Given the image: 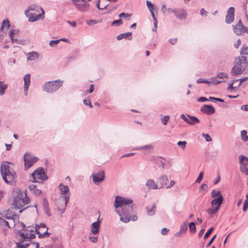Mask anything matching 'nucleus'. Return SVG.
Here are the masks:
<instances>
[{"instance_id": "obj_1", "label": "nucleus", "mask_w": 248, "mask_h": 248, "mask_svg": "<svg viewBox=\"0 0 248 248\" xmlns=\"http://www.w3.org/2000/svg\"><path fill=\"white\" fill-rule=\"evenodd\" d=\"M132 200L124 198L120 196H116L115 198L114 206L115 208L121 207V211L116 210V213L120 216V220L124 223L130 221L129 215L134 211V205L131 204Z\"/></svg>"}, {"instance_id": "obj_2", "label": "nucleus", "mask_w": 248, "mask_h": 248, "mask_svg": "<svg viewBox=\"0 0 248 248\" xmlns=\"http://www.w3.org/2000/svg\"><path fill=\"white\" fill-rule=\"evenodd\" d=\"M248 65L247 58L245 56L238 57L235 59V65L232 69L231 73L236 76L242 73Z\"/></svg>"}, {"instance_id": "obj_3", "label": "nucleus", "mask_w": 248, "mask_h": 248, "mask_svg": "<svg viewBox=\"0 0 248 248\" xmlns=\"http://www.w3.org/2000/svg\"><path fill=\"white\" fill-rule=\"evenodd\" d=\"M0 172L4 181L7 184H12L16 177V172L10 169L9 166L7 165H1Z\"/></svg>"}, {"instance_id": "obj_4", "label": "nucleus", "mask_w": 248, "mask_h": 248, "mask_svg": "<svg viewBox=\"0 0 248 248\" xmlns=\"http://www.w3.org/2000/svg\"><path fill=\"white\" fill-rule=\"evenodd\" d=\"M70 198V194L61 195L59 197L55 202V205L61 214L64 213L67 204L68 203Z\"/></svg>"}, {"instance_id": "obj_5", "label": "nucleus", "mask_w": 248, "mask_h": 248, "mask_svg": "<svg viewBox=\"0 0 248 248\" xmlns=\"http://www.w3.org/2000/svg\"><path fill=\"white\" fill-rule=\"evenodd\" d=\"M62 85V81L60 79L55 81L46 82L43 86L44 90L49 93L56 92Z\"/></svg>"}, {"instance_id": "obj_6", "label": "nucleus", "mask_w": 248, "mask_h": 248, "mask_svg": "<svg viewBox=\"0 0 248 248\" xmlns=\"http://www.w3.org/2000/svg\"><path fill=\"white\" fill-rule=\"evenodd\" d=\"M33 182H39V180L43 181L47 179V177L42 168H38L31 174Z\"/></svg>"}, {"instance_id": "obj_7", "label": "nucleus", "mask_w": 248, "mask_h": 248, "mask_svg": "<svg viewBox=\"0 0 248 248\" xmlns=\"http://www.w3.org/2000/svg\"><path fill=\"white\" fill-rule=\"evenodd\" d=\"M38 160V159L37 157L32 156L30 153H25L24 156L25 170H27L31 167Z\"/></svg>"}, {"instance_id": "obj_8", "label": "nucleus", "mask_w": 248, "mask_h": 248, "mask_svg": "<svg viewBox=\"0 0 248 248\" xmlns=\"http://www.w3.org/2000/svg\"><path fill=\"white\" fill-rule=\"evenodd\" d=\"M48 228L44 223H40L35 226V232L38 234V237L41 238L48 236L49 233L47 232Z\"/></svg>"}, {"instance_id": "obj_9", "label": "nucleus", "mask_w": 248, "mask_h": 248, "mask_svg": "<svg viewBox=\"0 0 248 248\" xmlns=\"http://www.w3.org/2000/svg\"><path fill=\"white\" fill-rule=\"evenodd\" d=\"M239 159L241 171L245 175H248V158L241 155L239 156Z\"/></svg>"}, {"instance_id": "obj_10", "label": "nucleus", "mask_w": 248, "mask_h": 248, "mask_svg": "<svg viewBox=\"0 0 248 248\" xmlns=\"http://www.w3.org/2000/svg\"><path fill=\"white\" fill-rule=\"evenodd\" d=\"M233 31L236 34L239 35L246 32V27L244 26L241 20H239L238 23L233 26Z\"/></svg>"}, {"instance_id": "obj_11", "label": "nucleus", "mask_w": 248, "mask_h": 248, "mask_svg": "<svg viewBox=\"0 0 248 248\" xmlns=\"http://www.w3.org/2000/svg\"><path fill=\"white\" fill-rule=\"evenodd\" d=\"M180 117L186 123L191 125H194L195 124L200 122V120L195 116L189 115L186 116L184 114H181Z\"/></svg>"}, {"instance_id": "obj_12", "label": "nucleus", "mask_w": 248, "mask_h": 248, "mask_svg": "<svg viewBox=\"0 0 248 248\" xmlns=\"http://www.w3.org/2000/svg\"><path fill=\"white\" fill-rule=\"evenodd\" d=\"M92 176L94 183L98 184L104 180L105 172L104 171H99L96 173L93 174Z\"/></svg>"}, {"instance_id": "obj_13", "label": "nucleus", "mask_w": 248, "mask_h": 248, "mask_svg": "<svg viewBox=\"0 0 248 248\" xmlns=\"http://www.w3.org/2000/svg\"><path fill=\"white\" fill-rule=\"evenodd\" d=\"M73 1L77 8L81 12L87 11L90 6V4L86 2V1H82L81 2H79L78 1H75L74 0H73Z\"/></svg>"}, {"instance_id": "obj_14", "label": "nucleus", "mask_w": 248, "mask_h": 248, "mask_svg": "<svg viewBox=\"0 0 248 248\" xmlns=\"http://www.w3.org/2000/svg\"><path fill=\"white\" fill-rule=\"evenodd\" d=\"M235 9L233 7L229 8L226 16L225 21L228 24L232 23L234 20Z\"/></svg>"}, {"instance_id": "obj_15", "label": "nucleus", "mask_w": 248, "mask_h": 248, "mask_svg": "<svg viewBox=\"0 0 248 248\" xmlns=\"http://www.w3.org/2000/svg\"><path fill=\"white\" fill-rule=\"evenodd\" d=\"M201 111L208 115H212L215 112V108L211 105H205L201 108Z\"/></svg>"}, {"instance_id": "obj_16", "label": "nucleus", "mask_w": 248, "mask_h": 248, "mask_svg": "<svg viewBox=\"0 0 248 248\" xmlns=\"http://www.w3.org/2000/svg\"><path fill=\"white\" fill-rule=\"evenodd\" d=\"M223 201V197L222 195H219V197L215 198L211 202L212 207H217L219 210L221 204L222 203Z\"/></svg>"}, {"instance_id": "obj_17", "label": "nucleus", "mask_w": 248, "mask_h": 248, "mask_svg": "<svg viewBox=\"0 0 248 248\" xmlns=\"http://www.w3.org/2000/svg\"><path fill=\"white\" fill-rule=\"evenodd\" d=\"M168 181L169 180L166 175H163L158 178L157 181L158 189H160L166 186Z\"/></svg>"}, {"instance_id": "obj_18", "label": "nucleus", "mask_w": 248, "mask_h": 248, "mask_svg": "<svg viewBox=\"0 0 248 248\" xmlns=\"http://www.w3.org/2000/svg\"><path fill=\"white\" fill-rule=\"evenodd\" d=\"M24 91L26 95L27 94V91L29 87L30 82H31V75L27 74L24 77Z\"/></svg>"}, {"instance_id": "obj_19", "label": "nucleus", "mask_w": 248, "mask_h": 248, "mask_svg": "<svg viewBox=\"0 0 248 248\" xmlns=\"http://www.w3.org/2000/svg\"><path fill=\"white\" fill-rule=\"evenodd\" d=\"M186 12L183 9L176 10V13H175V16L180 19H184L186 17Z\"/></svg>"}, {"instance_id": "obj_20", "label": "nucleus", "mask_w": 248, "mask_h": 248, "mask_svg": "<svg viewBox=\"0 0 248 248\" xmlns=\"http://www.w3.org/2000/svg\"><path fill=\"white\" fill-rule=\"evenodd\" d=\"M145 185L149 189H158V185L157 183H155V181L153 179H148L146 182Z\"/></svg>"}, {"instance_id": "obj_21", "label": "nucleus", "mask_w": 248, "mask_h": 248, "mask_svg": "<svg viewBox=\"0 0 248 248\" xmlns=\"http://www.w3.org/2000/svg\"><path fill=\"white\" fill-rule=\"evenodd\" d=\"M100 223L99 221L93 222L91 224V231L93 234H96L98 233Z\"/></svg>"}, {"instance_id": "obj_22", "label": "nucleus", "mask_w": 248, "mask_h": 248, "mask_svg": "<svg viewBox=\"0 0 248 248\" xmlns=\"http://www.w3.org/2000/svg\"><path fill=\"white\" fill-rule=\"evenodd\" d=\"M27 17H29V21L30 22H34L38 20L41 18L42 14H36L35 13H30L26 15Z\"/></svg>"}, {"instance_id": "obj_23", "label": "nucleus", "mask_w": 248, "mask_h": 248, "mask_svg": "<svg viewBox=\"0 0 248 248\" xmlns=\"http://www.w3.org/2000/svg\"><path fill=\"white\" fill-rule=\"evenodd\" d=\"M135 150H143L145 151V154H149L153 151L154 147L152 145H147L139 148H136Z\"/></svg>"}, {"instance_id": "obj_24", "label": "nucleus", "mask_w": 248, "mask_h": 248, "mask_svg": "<svg viewBox=\"0 0 248 248\" xmlns=\"http://www.w3.org/2000/svg\"><path fill=\"white\" fill-rule=\"evenodd\" d=\"M39 54L35 51H32L27 54V60L29 61H34L39 58Z\"/></svg>"}, {"instance_id": "obj_25", "label": "nucleus", "mask_w": 248, "mask_h": 248, "mask_svg": "<svg viewBox=\"0 0 248 248\" xmlns=\"http://www.w3.org/2000/svg\"><path fill=\"white\" fill-rule=\"evenodd\" d=\"M58 188L62 195H64L69 191L68 186H67L63 185L62 183L59 185Z\"/></svg>"}, {"instance_id": "obj_26", "label": "nucleus", "mask_w": 248, "mask_h": 248, "mask_svg": "<svg viewBox=\"0 0 248 248\" xmlns=\"http://www.w3.org/2000/svg\"><path fill=\"white\" fill-rule=\"evenodd\" d=\"M43 208L44 212L48 216L50 217L51 216V214L49 212L48 203L47 201L45 199L43 201Z\"/></svg>"}, {"instance_id": "obj_27", "label": "nucleus", "mask_w": 248, "mask_h": 248, "mask_svg": "<svg viewBox=\"0 0 248 248\" xmlns=\"http://www.w3.org/2000/svg\"><path fill=\"white\" fill-rule=\"evenodd\" d=\"M0 225L2 227H6L7 226L8 228H11L12 227H14L15 226V223H14L13 224V226H10L9 225V222L6 221L4 219L0 217Z\"/></svg>"}, {"instance_id": "obj_28", "label": "nucleus", "mask_w": 248, "mask_h": 248, "mask_svg": "<svg viewBox=\"0 0 248 248\" xmlns=\"http://www.w3.org/2000/svg\"><path fill=\"white\" fill-rule=\"evenodd\" d=\"M146 210L148 215L153 216L155 214V210L156 208V206L155 204H154L152 207L151 209H149L148 206L146 207Z\"/></svg>"}, {"instance_id": "obj_29", "label": "nucleus", "mask_w": 248, "mask_h": 248, "mask_svg": "<svg viewBox=\"0 0 248 248\" xmlns=\"http://www.w3.org/2000/svg\"><path fill=\"white\" fill-rule=\"evenodd\" d=\"M19 233L21 236L20 242H24L28 240V238L29 237V232H27L25 233L24 232H19Z\"/></svg>"}, {"instance_id": "obj_30", "label": "nucleus", "mask_w": 248, "mask_h": 248, "mask_svg": "<svg viewBox=\"0 0 248 248\" xmlns=\"http://www.w3.org/2000/svg\"><path fill=\"white\" fill-rule=\"evenodd\" d=\"M131 32H127L125 33H122L117 36V39L118 40L122 39V38H126L128 36H131ZM129 40H131V37L129 38Z\"/></svg>"}, {"instance_id": "obj_31", "label": "nucleus", "mask_w": 248, "mask_h": 248, "mask_svg": "<svg viewBox=\"0 0 248 248\" xmlns=\"http://www.w3.org/2000/svg\"><path fill=\"white\" fill-rule=\"evenodd\" d=\"M7 84H4L0 81V95H2L4 94L5 90L7 88Z\"/></svg>"}, {"instance_id": "obj_32", "label": "nucleus", "mask_w": 248, "mask_h": 248, "mask_svg": "<svg viewBox=\"0 0 248 248\" xmlns=\"http://www.w3.org/2000/svg\"><path fill=\"white\" fill-rule=\"evenodd\" d=\"M241 140L244 141L248 140V136H247V131L245 130H243L241 131Z\"/></svg>"}, {"instance_id": "obj_33", "label": "nucleus", "mask_w": 248, "mask_h": 248, "mask_svg": "<svg viewBox=\"0 0 248 248\" xmlns=\"http://www.w3.org/2000/svg\"><path fill=\"white\" fill-rule=\"evenodd\" d=\"M187 230V221H184L183 224L180 226V231L181 232H183L184 233H185Z\"/></svg>"}, {"instance_id": "obj_34", "label": "nucleus", "mask_w": 248, "mask_h": 248, "mask_svg": "<svg viewBox=\"0 0 248 248\" xmlns=\"http://www.w3.org/2000/svg\"><path fill=\"white\" fill-rule=\"evenodd\" d=\"M10 22L8 19L4 20L3 21L2 25L0 27V30H3L4 27L6 28V29H8L10 28Z\"/></svg>"}, {"instance_id": "obj_35", "label": "nucleus", "mask_w": 248, "mask_h": 248, "mask_svg": "<svg viewBox=\"0 0 248 248\" xmlns=\"http://www.w3.org/2000/svg\"><path fill=\"white\" fill-rule=\"evenodd\" d=\"M36 6L34 5L29 6L27 9L25 11V15H27V14L31 13V12H30V11L36 10Z\"/></svg>"}, {"instance_id": "obj_36", "label": "nucleus", "mask_w": 248, "mask_h": 248, "mask_svg": "<svg viewBox=\"0 0 248 248\" xmlns=\"http://www.w3.org/2000/svg\"><path fill=\"white\" fill-rule=\"evenodd\" d=\"M189 231L192 233H195L196 231V228L194 222H192L189 224Z\"/></svg>"}, {"instance_id": "obj_37", "label": "nucleus", "mask_w": 248, "mask_h": 248, "mask_svg": "<svg viewBox=\"0 0 248 248\" xmlns=\"http://www.w3.org/2000/svg\"><path fill=\"white\" fill-rule=\"evenodd\" d=\"M218 209H217V207H212L211 208H208L206 210V212L209 214L213 215L215 214Z\"/></svg>"}, {"instance_id": "obj_38", "label": "nucleus", "mask_w": 248, "mask_h": 248, "mask_svg": "<svg viewBox=\"0 0 248 248\" xmlns=\"http://www.w3.org/2000/svg\"><path fill=\"white\" fill-rule=\"evenodd\" d=\"M240 53L242 55H248V46L244 45L241 48Z\"/></svg>"}, {"instance_id": "obj_39", "label": "nucleus", "mask_w": 248, "mask_h": 248, "mask_svg": "<svg viewBox=\"0 0 248 248\" xmlns=\"http://www.w3.org/2000/svg\"><path fill=\"white\" fill-rule=\"evenodd\" d=\"M220 193L221 192L220 191L217 192L215 189H213L211 193L212 197L216 198V197H219V195H222Z\"/></svg>"}, {"instance_id": "obj_40", "label": "nucleus", "mask_w": 248, "mask_h": 248, "mask_svg": "<svg viewBox=\"0 0 248 248\" xmlns=\"http://www.w3.org/2000/svg\"><path fill=\"white\" fill-rule=\"evenodd\" d=\"M170 119L169 115H166L161 119V122L163 125H166Z\"/></svg>"}, {"instance_id": "obj_41", "label": "nucleus", "mask_w": 248, "mask_h": 248, "mask_svg": "<svg viewBox=\"0 0 248 248\" xmlns=\"http://www.w3.org/2000/svg\"><path fill=\"white\" fill-rule=\"evenodd\" d=\"M186 141H179L177 142V145L183 150H185L186 147Z\"/></svg>"}, {"instance_id": "obj_42", "label": "nucleus", "mask_w": 248, "mask_h": 248, "mask_svg": "<svg viewBox=\"0 0 248 248\" xmlns=\"http://www.w3.org/2000/svg\"><path fill=\"white\" fill-rule=\"evenodd\" d=\"M246 198L247 199L245 200L243 205V210L244 212H246L248 208V194L246 196Z\"/></svg>"}, {"instance_id": "obj_43", "label": "nucleus", "mask_w": 248, "mask_h": 248, "mask_svg": "<svg viewBox=\"0 0 248 248\" xmlns=\"http://www.w3.org/2000/svg\"><path fill=\"white\" fill-rule=\"evenodd\" d=\"M213 230H214V227H211L210 229H209L207 231V232L205 233V234L203 237V238L204 240L206 239L210 236V235L213 232Z\"/></svg>"}, {"instance_id": "obj_44", "label": "nucleus", "mask_w": 248, "mask_h": 248, "mask_svg": "<svg viewBox=\"0 0 248 248\" xmlns=\"http://www.w3.org/2000/svg\"><path fill=\"white\" fill-rule=\"evenodd\" d=\"M217 78H220V79H223L224 78H228L227 75L224 73V72H220L217 74Z\"/></svg>"}, {"instance_id": "obj_45", "label": "nucleus", "mask_w": 248, "mask_h": 248, "mask_svg": "<svg viewBox=\"0 0 248 248\" xmlns=\"http://www.w3.org/2000/svg\"><path fill=\"white\" fill-rule=\"evenodd\" d=\"M122 24H123V21H122V19H119L118 20L114 21L112 23L111 25L112 26H113V25L119 26L120 25H122Z\"/></svg>"}, {"instance_id": "obj_46", "label": "nucleus", "mask_w": 248, "mask_h": 248, "mask_svg": "<svg viewBox=\"0 0 248 248\" xmlns=\"http://www.w3.org/2000/svg\"><path fill=\"white\" fill-rule=\"evenodd\" d=\"M203 177V172H201L197 179L196 180V182L197 183H200Z\"/></svg>"}, {"instance_id": "obj_47", "label": "nucleus", "mask_w": 248, "mask_h": 248, "mask_svg": "<svg viewBox=\"0 0 248 248\" xmlns=\"http://www.w3.org/2000/svg\"><path fill=\"white\" fill-rule=\"evenodd\" d=\"M60 42V40H51L49 42V45L51 46V47H54L58 43H59Z\"/></svg>"}, {"instance_id": "obj_48", "label": "nucleus", "mask_w": 248, "mask_h": 248, "mask_svg": "<svg viewBox=\"0 0 248 248\" xmlns=\"http://www.w3.org/2000/svg\"><path fill=\"white\" fill-rule=\"evenodd\" d=\"M146 4H147V6H148V8L149 11L150 12L153 11V9H154L153 4H152V3L148 0L146 1Z\"/></svg>"}, {"instance_id": "obj_49", "label": "nucleus", "mask_w": 248, "mask_h": 248, "mask_svg": "<svg viewBox=\"0 0 248 248\" xmlns=\"http://www.w3.org/2000/svg\"><path fill=\"white\" fill-rule=\"evenodd\" d=\"M209 83H213L215 84H217L221 83V81L220 80H218L217 78H213L211 79V81H209Z\"/></svg>"}, {"instance_id": "obj_50", "label": "nucleus", "mask_w": 248, "mask_h": 248, "mask_svg": "<svg viewBox=\"0 0 248 248\" xmlns=\"http://www.w3.org/2000/svg\"><path fill=\"white\" fill-rule=\"evenodd\" d=\"M196 82L197 83H209V81L206 80L203 78H199L197 80Z\"/></svg>"}, {"instance_id": "obj_51", "label": "nucleus", "mask_w": 248, "mask_h": 248, "mask_svg": "<svg viewBox=\"0 0 248 248\" xmlns=\"http://www.w3.org/2000/svg\"><path fill=\"white\" fill-rule=\"evenodd\" d=\"M245 10V14L247 19H248V2H247L244 7Z\"/></svg>"}, {"instance_id": "obj_52", "label": "nucleus", "mask_w": 248, "mask_h": 248, "mask_svg": "<svg viewBox=\"0 0 248 248\" xmlns=\"http://www.w3.org/2000/svg\"><path fill=\"white\" fill-rule=\"evenodd\" d=\"M202 136L205 138L206 141L209 142L212 141V138L209 135L203 133Z\"/></svg>"}, {"instance_id": "obj_53", "label": "nucleus", "mask_w": 248, "mask_h": 248, "mask_svg": "<svg viewBox=\"0 0 248 248\" xmlns=\"http://www.w3.org/2000/svg\"><path fill=\"white\" fill-rule=\"evenodd\" d=\"M89 240L93 243H96L98 240L97 237L89 236Z\"/></svg>"}, {"instance_id": "obj_54", "label": "nucleus", "mask_w": 248, "mask_h": 248, "mask_svg": "<svg viewBox=\"0 0 248 248\" xmlns=\"http://www.w3.org/2000/svg\"><path fill=\"white\" fill-rule=\"evenodd\" d=\"M18 31V30H16L14 29H12L10 30L9 32V36L10 38H12L14 36V35Z\"/></svg>"}, {"instance_id": "obj_55", "label": "nucleus", "mask_w": 248, "mask_h": 248, "mask_svg": "<svg viewBox=\"0 0 248 248\" xmlns=\"http://www.w3.org/2000/svg\"><path fill=\"white\" fill-rule=\"evenodd\" d=\"M131 16V14H128L127 13H121L119 15V16L121 18L122 17H129Z\"/></svg>"}, {"instance_id": "obj_56", "label": "nucleus", "mask_w": 248, "mask_h": 248, "mask_svg": "<svg viewBox=\"0 0 248 248\" xmlns=\"http://www.w3.org/2000/svg\"><path fill=\"white\" fill-rule=\"evenodd\" d=\"M86 23L89 25H91L92 24H95L97 23V22L95 20H89L86 21Z\"/></svg>"}, {"instance_id": "obj_57", "label": "nucleus", "mask_w": 248, "mask_h": 248, "mask_svg": "<svg viewBox=\"0 0 248 248\" xmlns=\"http://www.w3.org/2000/svg\"><path fill=\"white\" fill-rule=\"evenodd\" d=\"M23 242H20V241L18 243H16V246L18 248H26V246L24 245Z\"/></svg>"}, {"instance_id": "obj_58", "label": "nucleus", "mask_w": 248, "mask_h": 248, "mask_svg": "<svg viewBox=\"0 0 248 248\" xmlns=\"http://www.w3.org/2000/svg\"><path fill=\"white\" fill-rule=\"evenodd\" d=\"M169 231V229H167L166 228H163L161 230V234L162 235H164L167 234V233H168Z\"/></svg>"}, {"instance_id": "obj_59", "label": "nucleus", "mask_w": 248, "mask_h": 248, "mask_svg": "<svg viewBox=\"0 0 248 248\" xmlns=\"http://www.w3.org/2000/svg\"><path fill=\"white\" fill-rule=\"evenodd\" d=\"M34 194L36 196H39L42 194V191L38 189H35L33 191Z\"/></svg>"}, {"instance_id": "obj_60", "label": "nucleus", "mask_w": 248, "mask_h": 248, "mask_svg": "<svg viewBox=\"0 0 248 248\" xmlns=\"http://www.w3.org/2000/svg\"><path fill=\"white\" fill-rule=\"evenodd\" d=\"M248 79V77H246L242 78H241L240 79H238L240 81L239 84L238 85V86H240L243 82H244L245 81L247 80Z\"/></svg>"}, {"instance_id": "obj_61", "label": "nucleus", "mask_w": 248, "mask_h": 248, "mask_svg": "<svg viewBox=\"0 0 248 248\" xmlns=\"http://www.w3.org/2000/svg\"><path fill=\"white\" fill-rule=\"evenodd\" d=\"M83 103L85 105L89 106L91 108H93V106L91 104L90 101L84 100L83 101Z\"/></svg>"}, {"instance_id": "obj_62", "label": "nucleus", "mask_w": 248, "mask_h": 248, "mask_svg": "<svg viewBox=\"0 0 248 248\" xmlns=\"http://www.w3.org/2000/svg\"><path fill=\"white\" fill-rule=\"evenodd\" d=\"M216 236H217L216 234L214 235L213 236V237L211 238V239L209 241V242H208V243L207 245V248L209 247L212 244V243H213V241L216 238Z\"/></svg>"}, {"instance_id": "obj_63", "label": "nucleus", "mask_w": 248, "mask_h": 248, "mask_svg": "<svg viewBox=\"0 0 248 248\" xmlns=\"http://www.w3.org/2000/svg\"><path fill=\"white\" fill-rule=\"evenodd\" d=\"M208 99L204 97H201L198 99V101L199 102H202L208 101Z\"/></svg>"}, {"instance_id": "obj_64", "label": "nucleus", "mask_w": 248, "mask_h": 248, "mask_svg": "<svg viewBox=\"0 0 248 248\" xmlns=\"http://www.w3.org/2000/svg\"><path fill=\"white\" fill-rule=\"evenodd\" d=\"M238 81V80H233L232 83H231L229 84V86L228 87V90H232L233 88H234V87L233 86V84L235 81Z\"/></svg>"}]
</instances>
